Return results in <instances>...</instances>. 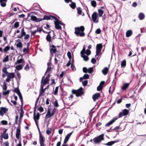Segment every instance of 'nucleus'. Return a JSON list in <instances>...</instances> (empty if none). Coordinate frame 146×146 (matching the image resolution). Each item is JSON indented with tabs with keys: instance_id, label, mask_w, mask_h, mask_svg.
<instances>
[{
	"instance_id": "nucleus-1",
	"label": "nucleus",
	"mask_w": 146,
	"mask_h": 146,
	"mask_svg": "<svg viewBox=\"0 0 146 146\" xmlns=\"http://www.w3.org/2000/svg\"><path fill=\"white\" fill-rule=\"evenodd\" d=\"M74 33L76 35L78 36L82 37L85 35V33L84 32V27L83 26H81L80 27H76L75 28Z\"/></svg>"
},
{
	"instance_id": "nucleus-2",
	"label": "nucleus",
	"mask_w": 146,
	"mask_h": 146,
	"mask_svg": "<svg viewBox=\"0 0 146 146\" xmlns=\"http://www.w3.org/2000/svg\"><path fill=\"white\" fill-rule=\"evenodd\" d=\"M39 133V141L40 146H46L44 143V138L42 135L39 129L38 124H36Z\"/></svg>"
},
{
	"instance_id": "nucleus-3",
	"label": "nucleus",
	"mask_w": 146,
	"mask_h": 146,
	"mask_svg": "<svg viewBox=\"0 0 146 146\" xmlns=\"http://www.w3.org/2000/svg\"><path fill=\"white\" fill-rule=\"evenodd\" d=\"M83 90V88L81 87L76 90H72V92L73 94H75L76 96L79 97L81 96L84 94Z\"/></svg>"
},
{
	"instance_id": "nucleus-4",
	"label": "nucleus",
	"mask_w": 146,
	"mask_h": 146,
	"mask_svg": "<svg viewBox=\"0 0 146 146\" xmlns=\"http://www.w3.org/2000/svg\"><path fill=\"white\" fill-rule=\"evenodd\" d=\"M104 134H102L99 135L96 137H95L93 139V141L95 144L99 143L102 140H104Z\"/></svg>"
},
{
	"instance_id": "nucleus-5",
	"label": "nucleus",
	"mask_w": 146,
	"mask_h": 146,
	"mask_svg": "<svg viewBox=\"0 0 146 146\" xmlns=\"http://www.w3.org/2000/svg\"><path fill=\"white\" fill-rule=\"evenodd\" d=\"M129 111L126 109H124L122 110V112L119 113V117H117L120 118L122 117L123 116H125L128 114L129 113Z\"/></svg>"
},
{
	"instance_id": "nucleus-6",
	"label": "nucleus",
	"mask_w": 146,
	"mask_h": 146,
	"mask_svg": "<svg viewBox=\"0 0 146 146\" xmlns=\"http://www.w3.org/2000/svg\"><path fill=\"white\" fill-rule=\"evenodd\" d=\"M92 20L94 23H98V20H96L98 17L97 13L96 12H94L92 15Z\"/></svg>"
},
{
	"instance_id": "nucleus-7",
	"label": "nucleus",
	"mask_w": 146,
	"mask_h": 146,
	"mask_svg": "<svg viewBox=\"0 0 146 146\" xmlns=\"http://www.w3.org/2000/svg\"><path fill=\"white\" fill-rule=\"evenodd\" d=\"M50 47H51L52 48H50V52L51 54H53L54 53H55L56 52V48L54 45H50Z\"/></svg>"
},
{
	"instance_id": "nucleus-8",
	"label": "nucleus",
	"mask_w": 146,
	"mask_h": 146,
	"mask_svg": "<svg viewBox=\"0 0 146 146\" xmlns=\"http://www.w3.org/2000/svg\"><path fill=\"white\" fill-rule=\"evenodd\" d=\"M44 86V85H42V84H41L40 86V94H42L43 93L45 92V90L48 88L49 85H47L46 88L44 89H43Z\"/></svg>"
},
{
	"instance_id": "nucleus-9",
	"label": "nucleus",
	"mask_w": 146,
	"mask_h": 146,
	"mask_svg": "<svg viewBox=\"0 0 146 146\" xmlns=\"http://www.w3.org/2000/svg\"><path fill=\"white\" fill-rule=\"evenodd\" d=\"M119 139H117L114 141H111L108 142L104 144V145L108 146H111L115 143L119 142Z\"/></svg>"
},
{
	"instance_id": "nucleus-10",
	"label": "nucleus",
	"mask_w": 146,
	"mask_h": 146,
	"mask_svg": "<svg viewBox=\"0 0 146 146\" xmlns=\"http://www.w3.org/2000/svg\"><path fill=\"white\" fill-rule=\"evenodd\" d=\"M118 118L116 117H114L109 122L105 124V126L108 127L111 125L113 123H114L115 121H116Z\"/></svg>"
},
{
	"instance_id": "nucleus-11",
	"label": "nucleus",
	"mask_w": 146,
	"mask_h": 146,
	"mask_svg": "<svg viewBox=\"0 0 146 146\" xmlns=\"http://www.w3.org/2000/svg\"><path fill=\"white\" fill-rule=\"evenodd\" d=\"M100 97V94L99 93H97L93 95L92 96V98L94 101H95Z\"/></svg>"
},
{
	"instance_id": "nucleus-12",
	"label": "nucleus",
	"mask_w": 146,
	"mask_h": 146,
	"mask_svg": "<svg viewBox=\"0 0 146 146\" xmlns=\"http://www.w3.org/2000/svg\"><path fill=\"white\" fill-rule=\"evenodd\" d=\"M102 47L103 46L102 44H98L96 46V51H98L99 52H100Z\"/></svg>"
},
{
	"instance_id": "nucleus-13",
	"label": "nucleus",
	"mask_w": 146,
	"mask_h": 146,
	"mask_svg": "<svg viewBox=\"0 0 146 146\" xmlns=\"http://www.w3.org/2000/svg\"><path fill=\"white\" fill-rule=\"evenodd\" d=\"M31 19L32 20L35 21L36 22H38L42 21L41 19L38 18L35 16H31Z\"/></svg>"
},
{
	"instance_id": "nucleus-14",
	"label": "nucleus",
	"mask_w": 146,
	"mask_h": 146,
	"mask_svg": "<svg viewBox=\"0 0 146 146\" xmlns=\"http://www.w3.org/2000/svg\"><path fill=\"white\" fill-rule=\"evenodd\" d=\"M40 117L39 116H37L36 115V113H34L33 115V118L36 124H38V120L39 119Z\"/></svg>"
},
{
	"instance_id": "nucleus-15",
	"label": "nucleus",
	"mask_w": 146,
	"mask_h": 146,
	"mask_svg": "<svg viewBox=\"0 0 146 146\" xmlns=\"http://www.w3.org/2000/svg\"><path fill=\"white\" fill-rule=\"evenodd\" d=\"M0 108L2 113L3 114V115L4 113H6V112L8 111L9 109L8 108H5L3 107H1Z\"/></svg>"
},
{
	"instance_id": "nucleus-16",
	"label": "nucleus",
	"mask_w": 146,
	"mask_h": 146,
	"mask_svg": "<svg viewBox=\"0 0 146 146\" xmlns=\"http://www.w3.org/2000/svg\"><path fill=\"white\" fill-rule=\"evenodd\" d=\"M21 130L20 129L17 128L16 130V137L17 138L19 139V135L20 134Z\"/></svg>"
},
{
	"instance_id": "nucleus-17",
	"label": "nucleus",
	"mask_w": 146,
	"mask_h": 146,
	"mask_svg": "<svg viewBox=\"0 0 146 146\" xmlns=\"http://www.w3.org/2000/svg\"><path fill=\"white\" fill-rule=\"evenodd\" d=\"M138 17L140 20L143 19L145 17L144 14L142 13H140L138 15Z\"/></svg>"
},
{
	"instance_id": "nucleus-18",
	"label": "nucleus",
	"mask_w": 146,
	"mask_h": 146,
	"mask_svg": "<svg viewBox=\"0 0 146 146\" xmlns=\"http://www.w3.org/2000/svg\"><path fill=\"white\" fill-rule=\"evenodd\" d=\"M24 62L25 61L24 59L23 58V57H22L21 58L17 60V61L15 62V64H17L21 63H24Z\"/></svg>"
},
{
	"instance_id": "nucleus-19",
	"label": "nucleus",
	"mask_w": 146,
	"mask_h": 146,
	"mask_svg": "<svg viewBox=\"0 0 146 146\" xmlns=\"http://www.w3.org/2000/svg\"><path fill=\"white\" fill-rule=\"evenodd\" d=\"M8 75H7V77L8 78L12 79L15 77V75L14 73H8Z\"/></svg>"
},
{
	"instance_id": "nucleus-20",
	"label": "nucleus",
	"mask_w": 146,
	"mask_h": 146,
	"mask_svg": "<svg viewBox=\"0 0 146 146\" xmlns=\"http://www.w3.org/2000/svg\"><path fill=\"white\" fill-rule=\"evenodd\" d=\"M129 83H125L124 84L123 86L122 87L121 89L123 90H125L126 89L129 87Z\"/></svg>"
},
{
	"instance_id": "nucleus-21",
	"label": "nucleus",
	"mask_w": 146,
	"mask_h": 146,
	"mask_svg": "<svg viewBox=\"0 0 146 146\" xmlns=\"http://www.w3.org/2000/svg\"><path fill=\"white\" fill-rule=\"evenodd\" d=\"M108 69L107 67H105L103 70L102 72L104 75H106L108 73Z\"/></svg>"
},
{
	"instance_id": "nucleus-22",
	"label": "nucleus",
	"mask_w": 146,
	"mask_h": 146,
	"mask_svg": "<svg viewBox=\"0 0 146 146\" xmlns=\"http://www.w3.org/2000/svg\"><path fill=\"white\" fill-rule=\"evenodd\" d=\"M132 32L131 30H129L127 31L126 33V36L129 37L132 34Z\"/></svg>"
},
{
	"instance_id": "nucleus-23",
	"label": "nucleus",
	"mask_w": 146,
	"mask_h": 146,
	"mask_svg": "<svg viewBox=\"0 0 146 146\" xmlns=\"http://www.w3.org/2000/svg\"><path fill=\"white\" fill-rule=\"evenodd\" d=\"M81 56L83 58L84 61H87L89 60V58L88 56H86L84 54H81Z\"/></svg>"
},
{
	"instance_id": "nucleus-24",
	"label": "nucleus",
	"mask_w": 146,
	"mask_h": 146,
	"mask_svg": "<svg viewBox=\"0 0 146 146\" xmlns=\"http://www.w3.org/2000/svg\"><path fill=\"white\" fill-rule=\"evenodd\" d=\"M52 130V128H47L46 133L48 135H50L51 134Z\"/></svg>"
},
{
	"instance_id": "nucleus-25",
	"label": "nucleus",
	"mask_w": 146,
	"mask_h": 146,
	"mask_svg": "<svg viewBox=\"0 0 146 146\" xmlns=\"http://www.w3.org/2000/svg\"><path fill=\"white\" fill-rule=\"evenodd\" d=\"M1 138H4L5 139H7L8 138V133L5 134V135H1Z\"/></svg>"
},
{
	"instance_id": "nucleus-26",
	"label": "nucleus",
	"mask_w": 146,
	"mask_h": 146,
	"mask_svg": "<svg viewBox=\"0 0 146 146\" xmlns=\"http://www.w3.org/2000/svg\"><path fill=\"white\" fill-rule=\"evenodd\" d=\"M41 19L42 20V21L45 20H49L50 19V16L45 15L44 16L43 18H41Z\"/></svg>"
},
{
	"instance_id": "nucleus-27",
	"label": "nucleus",
	"mask_w": 146,
	"mask_h": 146,
	"mask_svg": "<svg viewBox=\"0 0 146 146\" xmlns=\"http://www.w3.org/2000/svg\"><path fill=\"white\" fill-rule=\"evenodd\" d=\"M51 115V113L50 112V110L49 109L48 110L47 113L46 114L45 116V118H47V117L48 116V118H50L51 117H50Z\"/></svg>"
},
{
	"instance_id": "nucleus-28",
	"label": "nucleus",
	"mask_w": 146,
	"mask_h": 146,
	"mask_svg": "<svg viewBox=\"0 0 146 146\" xmlns=\"http://www.w3.org/2000/svg\"><path fill=\"white\" fill-rule=\"evenodd\" d=\"M98 16L99 17H101L102 16V14L104 13V11L101 9L98 10Z\"/></svg>"
},
{
	"instance_id": "nucleus-29",
	"label": "nucleus",
	"mask_w": 146,
	"mask_h": 146,
	"mask_svg": "<svg viewBox=\"0 0 146 146\" xmlns=\"http://www.w3.org/2000/svg\"><path fill=\"white\" fill-rule=\"evenodd\" d=\"M54 24L55 25V28L56 29L61 30L62 27L59 25L57 24H57L56 22L54 23Z\"/></svg>"
},
{
	"instance_id": "nucleus-30",
	"label": "nucleus",
	"mask_w": 146,
	"mask_h": 146,
	"mask_svg": "<svg viewBox=\"0 0 146 146\" xmlns=\"http://www.w3.org/2000/svg\"><path fill=\"white\" fill-rule=\"evenodd\" d=\"M26 35V32L25 31L24 28H23L21 30V36H20V37H23L24 36H25Z\"/></svg>"
},
{
	"instance_id": "nucleus-31",
	"label": "nucleus",
	"mask_w": 146,
	"mask_h": 146,
	"mask_svg": "<svg viewBox=\"0 0 146 146\" xmlns=\"http://www.w3.org/2000/svg\"><path fill=\"white\" fill-rule=\"evenodd\" d=\"M51 36L50 35L48 34L46 36V39L47 41L48 42H50L51 40Z\"/></svg>"
},
{
	"instance_id": "nucleus-32",
	"label": "nucleus",
	"mask_w": 146,
	"mask_h": 146,
	"mask_svg": "<svg viewBox=\"0 0 146 146\" xmlns=\"http://www.w3.org/2000/svg\"><path fill=\"white\" fill-rule=\"evenodd\" d=\"M73 131H72L70 133H69L65 137V138L66 139H68V140H69L70 137L71 135L72 134Z\"/></svg>"
},
{
	"instance_id": "nucleus-33",
	"label": "nucleus",
	"mask_w": 146,
	"mask_h": 146,
	"mask_svg": "<svg viewBox=\"0 0 146 146\" xmlns=\"http://www.w3.org/2000/svg\"><path fill=\"white\" fill-rule=\"evenodd\" d=\"M126 65V62L125 60H123L121 63V67H125Z\"/></svg>"
},
{
	"instance_id": "nucleus-34",
	"label": "nucleus",
	"mask_w": 146,
	"mask_h": 146,
	"mask_svg": "<svg viewBox=\"0 0 146 146\" xmlns=\"http://www.w3.org/2000/svg\"><path fill=\"white\" fill-rule=\"evenodd\" d=\"M17 95H18V96L19 97V98L21 102V105H23V100L22 96V94H21V93L19 94H18Z\"/></svg>"
},
{
	"instance_id": "nucleus-35",
	"label": "nucleus",
	"mask_w": 146,
	"mask_h": 146,
	"mask_svg": "<svg viewBox=\"0 0 146 146\" xmlns=\"http://www.w3.org/2000/svg\"><path fill=\"white\" fill-rule=\"evenodd\" d=\"M49 80L45 78L42 83V85H46L48 83Z\"/></svg>"
},
{
	"instance_id": "nucleus-36",
	"label": "nucleus",
	"mask_w": 146,
	"mask_h": 146,
	"mask_svg": "<svg viewBox=\"0 0 146 146\" xmlns=\"http://www.w3.org/2000/svg\"><path fill=\"white\" fill-rule=\"evenodd\" d=\"M91 5L94 7H96V2L95 1H91Z\"/></svg>"
},
{
	"instance_id": "nucleus-37",
	"label": "nucleus",
	"mask_w": 146,
	"mask_h": 146,
	"mask_svg": "<svg viewBox=\"0 0 146 146\" xmlns=\"http://www.w3.org/2000/svg\"><path fill=\"white\" fill-rule=\"evenodd\" d=\"M87 73H88L89 74H90L93 71V68L91 67L89 68L88 69Z\"/></svg>"
},
{
	"instance_id": "nucleus-38",
	"label": "nucleus",
	"mask_w": 146,
	"mask_h": 146,
	"mask_svg": "<svg viewBox=\"0 0 146 146\" xmlns=\"http://www.w3.org/2000/svg\"><path fill=\"white\" fill-rule=\"evenodd\" d=\"M70 7L72 9H74L76 7V3L74 2L72 3L69 5Z\"/></svg>"
},
{
	"instance_id": "nucleus-39",
	"label": "nucleus",
	"mask_w": 146,
	"mask_h": 146,
	"mask_svg": "<svg viewBox=\"0 0 146 146\" xmlns=\"http://www.w3.org/2000/svg\"><path fill=\"white\" fill-rule=\"evenodd\" d=\"M13 92L17 93V94L21 93L20 90L18 87L15 89L13 91Z\"/></svg>"
},
{
	"instance_id": "nucleus-40",
	"label": "nucleus",
	"mask_w": 146,
	"mask_h": 146,
	"mask_svg": "<svg viewBox=\"0 0 146 146\" xmlns=\"http://www.w3.org/2000/svg\"><path fill=\"white\" fill-rule=\"evenodd\" d=\"M22 68L23 66L21 64L18 65L16 67V68L18 70H20Z\"/></svg>"
},
{
	"instance_id": "nucleus-41",
	"label": "nucleus",
	"mask_w": 146,
	"mask_h": 146,
	"mask_svg": "<svg viewBox=\"0 0 146 146\" xmlns=\"http://www.w3.org/2000/svg\"><path fill=\"white\" fill-rule=\"evenodd\" d=\"M17 46L18 48H21L22 47V44L21 42H19L17 44Z\"/></svg>"
},
{
	"instance_id": "nucleus-42",
	"label": "nucleus",
	"mask_w": 146,
	"mask_h": 146,
	"mask_svg": "<svg viewBox=\"0 0 146 146\" xmlns=\"http://www.w3.org/2000/svg\"><path fill=\"white\" fill-rule=\"evenodd\" d=\"M10 49V46H6L3 49V51L4 52H6L7 51L9 50Z\"/></svg>"
},
{
	"instance_id": "nucleus-43",
	"label": "nucleus",
	"mask_w": 146,
	"mask_h": 146,
	"mask_svg": "<svg viewBox=\"0 0 146 146\" xmlns=\"http://www.w3.org/2000/svg\"><path fill=\"white\" fill-rule=\"evenodd\" d=\"M102 83H100V85L97 88V90L98 91H101L103 88V86L101 85Z\"/></svg>"
},
{
	"instance_id": "nucleus-44",
	"label": "nucleus",
	"mask_w": 146,
	"mask_h": 146,
	"mask_svg": "<svg viewBox=\"0 0 146 146\" xmlns=\"http://www.w3.org/2000/svg\"><path fill=\"white\" fill-rule=\"evenodd\" d=\"M17 76L18 78L17 79L16 78L17 81V83H18L19 82V81L20 78L21 77V75L20 73L19 72H17Z\"/></svg>"
},
{
	"instance_id": "nucleus-45",
	"label": "nucleus",
	"mask_w": 146,
	"mask_h": 146,
	"mask_svg": "<svg viewBox=\"0 0 146 146\" xmlns=\"http://www.w3.org/2000/svg\"><path fill=\"white\" fill-rule=\"evenodd\" d=\"M9 60V56L7 55L5 58L3 60V62H7Z\"/></svg>"
},
{
	"instance_id": "nucleus-46",
	"label": "nucleus",
	"mask_w": 146,
	"mask_h": 146,
	"mask_svg": "<svg viewBox=\"0 0 146 146\" xmlns=\"http://www.w3.org/2000/svg\"><path fill=\"white\" fill-rule=\"evenodd\" d=\"M86 51L85 46H84L82 50L80 52L81 54H84Z\"/></svg>"
},
{
	"instance_id": "nucleus-47",
	"label": "nucleus",
	"mask_w": 146,
	"mask_h": 146,
	"mask_svg": "<svg viewBox=\"0 0 146 146\" xmlns=\"http://www.w3.org/2000/svg\"><path fill=\"white\" fill-rule=\"evenodd\" d=\"M78 13L80 15L82 14V11L80 7H79L77 8Z\"/></svg>"
},
{
	"instance_id": "nucleus-48",
	"label": "nucleus",
	"mask_w": 146,
	"mask_h": 146,
	"mask_svg": "<svg viewBox=\"0 0 146 146\" xmlns=\"http://www.w3.org/2000/svg\"><path fill=\"white\" fill-rule=\"evenodd\" d=\"M7 86L6 83L4 82L3 84V89L5 91L7 90Z\"/></svg>"
},
{
	"instance_id": "nucleus-49",
	"label": "nucleus",
	"mask_w": 146,
	"mask_h": 146,
	"mask_svg": "<svg viewBox=\"0 0 146 146\" xmlns=\"http://www.w3.org/2000/svg\"><path fill=\"white\" fill-rule=\"evenodd\" d=\"M52 69L51 67H47V70H46L44 74V75H45L46 74L49 72Z\"/></svg>"
},
{
	"instance_id": "nucleus-50",
	"label": "nucleus",
	"mask_w": 146,
	"mask_h": 146,
	"mask_svg": "<svg viewBox=\"0 0 146 146\" xmlns=\"http://www.w3.org/2000/svg\"><path fill=\"white\" fill-rule=\"evenodd\" d=\"M83 77L84 79H86L89 78V76L88 74H86L84 75Z\"/></svg>"
},
{
	"instance_id": "nucleus-51",
	"label": "nucleus",
	"mask_w": 146,
	"mask_h": 146,
	"mask_svg": "<svg viewBox=\"0 0 146 146\" xmlns=\"http://www.w3.org/2000/svg\"><path fill=\"white\" fill-rule=\"evenodd\" d=\"M85 53L88 56L91 54V52L90 50L89 49H87L85 51Z\"/></svg>"
},
{
	"instance_id": "nucleus-52",
	"label": "nucleus",
	"mask_w": 146,
	"mask_h": 146,
	"mask_svg": "<svg viewBox=\"0 0 146 146\" xmlns=\"http://www.w3.org/2000/svg\"><path fill=\"white\" fill-rule=\"evenodd\" d=\"M58 87H56L55 88V90L54 91V95H56L57 94V93L58 92Z\"/></svg>"
},
{
	"instance_id": "nucleus-53",
	"label": "nucleus",
	"mask_w": 146,
	"mask_h": 146,
	"mask_svg": "<svg viewBox=\"0 0 146 146\" xmlns=\"http://www.w3.org/2000/svg\"><path fill=\"white\" fill-rule=\"evenodd\" d=\"M88 83V80H85L83 82H82L83 86H86L87 85Z\"/></svg>"
},
{
	"instance_id": "nucleus-54",
	"label": "nucleus",
	"mask_w": 146,
	"mask_h": 146,
	"mask_svg": "<svg viewBox=\"0 0 146 146\" xmlns=\"http://www.w3.org/2000/svg\"><path fill=\"white\" fill-rule=\"evenodd\" d=\"M1 123L3 125H7V121L6 120H2L1 121Z\"/></svg>"
},
{
	"instance_id": "nucleus-55",
	"label": "nucleus",
	"mask_w": 146,
	"mask_h": 146,
	"mask_svg": "<svg viewBox=\"0 0 146 146\" xmlns=\"http://www.w3.org/2000/svg\"><path fill=\"white\" fill-rule=\"evenodd\" d=\"M19 26V23L18 22H16L14 25V28H17Z\"/></svg>"
},
{
	"instance_id": "nucleus-56",
	"label": "nucleus",
	"mask_w": 146,
	"mask_h": 146,
	"mask_svg": "<svg viewBox=\"0 0 146 146\" xmlns=\"http://www.w3.org/2000/svg\"><path fill=\"white\" fill-rule=\"evenodd\" d=\"M10 91V90H8L7 91H6L5 92H3V94L4 95L6 96L7 95H8L9 94Z\"/></svg>"
},
{
	"instance_id": "nucleus-57",
	"label": "nucleus",
	"mask_w": 146,
	"mask_h": 146,
	"mask_svg": "<svg viewBox=\"0 0 146 146\" xmlns=\"http://www.w3.org/2000/svg\"><path fill=\"white\" fill-rule=\"evenodd\" d=\"M6 2H0L1 6L3 7H5L6 6Z\"/></svg>"
},
{
	"instance_id": "nucleus-58",
	"label": "nucleus",
	"mask_w": 146,
	"mask_h": 146,
	"mask_svg": "<svg viewBox=\"0 0 146 146\" xmlns=\"http://www.w3.org/2000/svg\"><path fill=\"white\" fill-rule=\"evenodd\" d=\"M67 56L69 59L70 60L72 58V56L71 52L69 51L67 52Z\"/></svg>"
},
{
	"instance_id": "nucleus-59",
	"label": "nucleus",
	"mask_w": 146,
	"mask_h": 146,
	"mask_svg": "<svg viewBox=\"0 0 146 146\" xmlns=\"http://www.w3.org/2000/svg\"><path fill=\"white\" fill-rule=\"evenodd\" d=\"M2 71L6 74H8V72L7 71V69L6 67H4L2 70Z\"/></svg>"
},
{
	"instance_id": "nucleus-60",
	"label": "nucleus",
	"mask_w": 146,
	"mask_h": 146,
	"mask_svg": "<svg viewBox=\"0 0 146 146\" xmlns=\"http://www.w3.org/2000/svg\"><path fill=\"white\" fill-rule=\"evenodd\" d=\"M121 130V127H119V126H117L115 128H114L113 129H112V130Z\"/></svg>"
},
{
	"instance_id": "nucleus-61",
	"label": "nucleus",
	"mask_w": 146,
	"mask_h": 146,
	"mask_svg": "<svg viewBox=\"0 0 146 146\" xmlns=\"http://www.w3.org/2000/svg\"><path fill=\"white\" fill-rule=\"evenodd\" d=\"M88 69L86 67H84L83 68V71L84 73H87L88 71Z\"/></svg>"
},
{
	"instance_id": "nucleus-62",
	"label": "nucleus",
	"mask_w": 146,
	"mask_h": 146,
	"mask_svg": "<svg viewBox=\"0 0 146 146\" xmlns=\"http://www.w3.org/2000/svg\"><path fill=\"white\" fill-rule=\"evenodd\" d=\"M54 105L55 107H57L59 106L57 100H56L54 102Z\"/></svg>"
},
{
	"instance_id": "nucleus-63",
	"label": "nucleus",
	"mask_w": 146,
	"mask_h": 146,
	"mask_svg": "<svg viewBox=\"0 0 146 146\" xmlns=\"http://www.w3.org/2000/svg\"><path fill=\"white\" fill-rule=\"evenodd\" d=\"M25 70H28L29 69V64H27L24 67Z\"/></svg>"
},
{
	"instance_id": "nucleus-64",
	"label": "nucleus",
	"mask_w": 146,
	"mask_h": 146,
	"mask_svg": "<svg viewBox=\"0 0 146 146\" xmlns=\"http://www.w3.org/2000/svg\"><path fill=\"white\" fill-rule=\"evenodd\" d=\"M101 31L100 29H97L95 31V33L97 34H99L100 33Z\"/></svg>"
}]
</instances>
